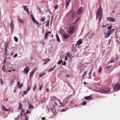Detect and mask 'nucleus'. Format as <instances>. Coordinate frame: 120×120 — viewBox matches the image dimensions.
Here are the masks:
<instances>
[{
    "label": "nucleus",
    "mask_w": 120,
    "mask_h": 120,
    "mask_svg": "<svg viewBox=\"0 0 120 120\" xmlns=\"http://www.w3.org/2000/svg\"><path fill=\"white\" fill-rule=\"evenodd\" d=\"M83 8H82L80 7L79 8L78 12L77 14L78 15H80L82 13Z\"/></svg>",
    "instance_id": "6e6552de"
},
{
    "label": "nucleus",
    "mask_w": 120,
    "mask_h": 120,
    "mask_svg": "<svg viewBox=\"0 0 120 120\" xmlns=\"http://www.w3.org/2000/svg\"><path fill=\"white\" fill-rule=\"evenodd\" d=\"M19 107L18 108V109L19 110L21 109L22 107V104L21 103H19Z\"/></svg>",
    "instance_id": "5701e85b"
},
{
    "label": "nucleus",
    "mask_w": 120,
    "mask_h": 120,
    "mask_svg": "<svg viewBox=\"0 0 120 120\" xmlns=\"http://www.w3.org/2000/svg\"><path fill=\"white\" fill-rule=\"evenodd\" d=\"M110 90L109 89H100L98 91L99 92L103 93H106L110 92Z\"/></svg>",
    "instance_id": "f257e3e1"
},
{
    "label": "nucleus",
    "mask_w": 120,
    "mask_h": 120,
    "mask_svg": "<svg viewBox=\"0 0 120 120\" xmlns=\"http://www.w3.org/2000/svg\"><path fill=\"white\" fill-rule=\"evenodd\" d=\"M68 55H67L65 57V60L66 61L67 60V58L68 57Z\"/></svg>",
    "instance_id": "864d4df0"
},
{
    "label": "nucleus",
    "mask_w": 120,
    "mask_h": 120,
    "mask_svg": "<svg viewBox=\"0 0 120 120\" xmlns=\"http://www.w3.org/2000/svg\"><path fill=\"white\" fill-rule=\"evenodd\" d=\"M115 61V60L114 59H112L110 61L111 63H112L114 62Z\"/></svg>",
    "instance_id": "a19ab883"
},
{
    "label": "nucleus",
    "mask_w": 120,
    "mask_h": 120,
    "mask_svg": "<svg viewBox=\"0 0 120 120\" xmlns=\"http://www.w3.org/2000/svg\"><path fill=\"white\" fill-rule=\"evenodd\" d=\"M27 103L29 105V109H33L34 108V107L32 106V104L29 101H28Z\"/></svg>",
    "instance_id": "0eeeda50"
},
{
    "label": "nucleus",
    "mask_w": 120,
    "mask_h": 120,
    "mask_svg": "<svg viewBox=\"0 0 120 120\" xmlns=\"http://www.w3.org/2000/svg\"><path fill=\"white\" fill-rule=\"evenodd\" d=\"M82 39H79L77 42V43L76 44V45L78 44V45H80L82 43Z\"/></svg>",
    "instance_id": "9b49d317"
},
{
    "label": "nucleus",
    "mask_w": 120,
    "mask_h": 120,
    "mask_svg": "<svg viewBox=\"0 0 120 120\" xmlns=\"http://www.w3.org/2000/svg\"><path fill=\"white\" fill-rule=\"evenodd\" d=\"M64 30H63L62 29H60V32L61 34H64L63 33H64Z\"/></svg>",
    "instance_id": "cd10ccee"
},
{
    "label": "nucleus",
    "mask_w": 120,
    "mask_h": 120,
    "mask_svg": "<svg viewBox=\"0 0 120 120\" xmlns=\"http://www.w3.org/2000/svg\"><path fill=\"white\" fill-rule=\"evenodd\" d=\"M62 64L63 65H66V62L65 61H64L62 63Z\"/></svg>",
    "instance_id": "09e8293b"
},
{
    "label": "nucleus",
    "mask_w": 120,
    "mask_h": 120,
    "mask_svg": "<svg viewBox=\"0 0 120 120\" xmlns=\"http://www.w3.org/2000/svg\"><path fill=\"white\" fill-rule=\"evenodd\" d=\"M45 17H42L41 18V21L42 22H44L45 19Z\"/></svg>",
    "instance_id": "bb28decb"
},
{
    "label": "nucleus",
    "mask_w": 120,
    "mask_h": 120,
    "mask_svg": "<svg viewBox=\"0 0 120 120\" xmlns=\"http://www.w3.org/2000/svg\"><path fill=\"white\" fill-rule=\"evenodd\" d=\"M49 22H50L48 20V22H47V23H46V26L47 27H48V26H49Z\"/></svg>",
    "instance_id": "7c9ffc66"
},
{
    "label": "nucleus",
    "mask_w": 120,
    "mask_h": 120,
    "mask_svg": "<svg viewBox=\"0 0 120 120\" xmlns=\"http://www.w3.org/2000/svg\"><path fill=\"white\" fill-rule=\"evenodd\" d=\"M27 11V12L28 14V15H29V10H28L27 11Z\"/></svg>",
    "instance_id": "680f3d73"
},
{
    "label": "nucleus",
    "mask_w": 120,
    "mask_h": 120,
    "mask_svg": "<svg viewBox=\"0 0 120 120\" xmlns=\"http://www.w3.org/2000/svg\"><path fill=\"white\" fill-rule=\"evenodd\" d=\"M119 89H120V84H117L114 86L113 90L116 91Z\"/></svg>",
    "instance_id": "f03ea898"
},
{
    "label": "nucleus",
    "mask_w": 120,
    "mask_h": 120,
    "mask_svg": "<svg viewBox=\"0 0 120 120\" xmlns=\"http://www.w3.org/2000/svg\"><path fill=\"white\" fill-rule=\"evenodd\" d=\"M36 84H35L34 86L33 89V91H34V90L36 89Z\"/></svg>",
    "instance_id": "f704fd0d"
},
{
    "label": "nucleus",
    "mask_w": 120,
    "mask_h": 120,
    "mask_svg": "<svg viewBox=\"0 0 120 120\" xmlns=\"http://www.w3.org/2000/svg\"><path fill=\"white\" fill-rule=\"evenodd\" d=\"M31 17L33 22L38 25H39V23L37 22L35 19L34 16L32 15H31Z\"/></svg>",
    "instance_id": "20e7f679"
},
{
    "label": "nucleus",
    "mask_w": 120,
    "mask_h": 120,
    "mask_svg": "<svg viewBox=\"0 0 120 120\" xmlns=\"http://www.w3.org/2000/svg\"><path fill=\"white\" fill-rule=\"evenodd\" d=\"M66 76L67 77H68L69 76V75H66Z\"/></svg>",
    "instance_id": "bf43d9fd"
},
{
    "label": "nucleus",
    "mask_w": 120,
    "mask_h": 120,
    "mask_svg": "<svg viewBox=\"0 0 120 120\" xmlns=\"http://www.w3.org/2000/svg\"><path fill=\"white\" fill-rule=\"evenodd\" d=\"M5 67L4 65L2 67V70L5 72Z\"/></svg>",
    "instance_id": "58836bf2"
},
{
    "label": "nucleus",
    "mask_w": 120,
    "mask_h": 120,
    "mask_svg": "<svg viewBox=\"0 0 120 120\" xmlns=\"http://www.w3.org/2000/svg\"><path fill=\"white\" fill-rule=\"evenodd\" d=\"M27 92H28L27 91H24L23 92V94L24 95H25V94H27Z\"/></svg>",
    "instance_id": "c03bdc74"
},
{
    "label": "nucleus",
    "mask_w": 120,
    "mask_h": 120,
    "mask_svg": "<svg viewBox=\"0 0 120 120\" xmlns=\"http://www.w3.org/2000/svg\"><path fill=\"white\" fill-rule=\"evenodd\" d=\"M30 86H28V87L27 89H26V91L28 92L30 89Z\"/></svg>",
    "instance_id": "c85d7f7f"
},
{
    "label": "nucleus",
    "mask_w": 120,
    "mask_h": 120,
    "mask_svg": "<svg viewBox=\"0 0 120 120\" xmlns=\"http://www.w3.org/2000/svg\"><path fill=\"white\" fill-rule=\"evenodd\" d=\"M56 67V66H54L52 68H53L54 69V68H55V67Z\"/></svg>",
    "instance_id": "774afa93"
},
{
    "label": "nucleus",
    "mask_w": 120,
    "mask_h": 120,
    "mask_svg": "<svg viewBox=\"0 0 120 120\" xmlns=\"http://www.w3.org/2000/svg\"><path fill=\"white\" fill-rule=\"evenodd\" d=\"M110 35L108 32L106 34H105V38H107Z\"/></svg>",
    "instance_id": "6ab92c4d"
},
{
    "label": "nucleus",
    "mask_w": 120,
    "mask_h": 120,
    "mask_svg": "<svg viewBox=\"0 0 120 120\" xmlns=\"http://www.w3.org/2000/svg\"><path fill=\"white\" fill-rule=\"evenodd\" d=\"M6 47H5V52L6 53H7V51L6 50Z\"/></svg>",
    "instance_id": "13d9d810"
},
{
    "label": "nucleus",
    "mask_w": 120,
    "mask_h": 120,
    "mask_svg": "<svg viewBox=\"0 0 120 120\" xmlns=\"http://www.w3.org/2000/svg\"><path fill=\"white\" fill-rule=\"evenodd\" d=\"M14 38L15 41L16 42H17L18 41V39L15 36L14 37Z\"/></svg>",
    "instance_id": "c756f323"
},
{
    "label": "nucleus",
    "mask_w": 120,
    "mask_h": 120,
    "mask_svg": "<svg viewBox=\"0 0 120 120\" xmlns=\"http://www.w3.org/2000/svg\"><path fill=\"white\" fill-rule=\"evenodd\" d=\"M102 7H100L98 8V11L97 12V13H98V14H102Z\"/></svg>",
    "instance_id": "39448f33"
},
{
    "label": "nucleus",
    "mask_w": 120,
    "mask_h": 120,
    "mask_svg": "<svg viewBox=\"0 0 120 120\" xmlns=\"http://www.w3.org/2000/svg\"><path fill=\"white\" fill-rule=\"evenodd\" d=\"M43 87V86L42 85H41V86L39 89V90L40 91L41 90L42 88Z\"/></svg>",
    "instance_id": "8fccbe9b"
},
{
    "label": "nucleus",
    "mask_w": 120,
    "mask_h": 120,
    "mask_svg": "<svg viewBox=\"0 0 120 120\" xmlns=\"http://www.w3.org/2000/svg\"><path fill=\"white\" fill-rule=\"evenodd\" d=\"M56 37L57 40V41L58 42L60 41V39L59 38V37L58 35L57 34H56Z\"/></svg>",
    "instance_id": "a878e982"
},
{
    "label": "nucleus",
    "mask_w": 120,
    "mask_h": 120,
    "mask_svg": "<svg viewBox=\"0 0 120 120\" xmlns=\"http://www.w3.org/2000/svg\"><path fill=\"white\" fill-rule=\"evenodd\" d=\"M80 19V17H79L78 18V19L76 20L75 22L74 23V24L75 23L78 21Z\"/></svg>",
    "instance_id": "4c0bfd02"
},
{
    "label": "nucleus",
    "mask_w": 120,
    "mask_h": 120,
    "mask_svg": "<svg viewBox=\"0 0 120 120\" xmlns=\"http://www.w3.org/2000/svg\"><path fill=\"white\" fill-rule=\"evenodd\" d=\"M29 70V66H28L24 69L23 72L27 74Z\"/></svg>",
    "instance_id": "423d86ee"
},
{
    "label": "nucleus",
    "mask_w": 120,
    "mask_h": 120,
    "mask_svg": "<svg viewBox=\"0 0 120 120\" xmlns=\"http://www.w3.org/2000/svg\"><path fill=\"white\" fill-rule=\"evenodd\" d=\"M99 22H100L102 18V14H99Z\"/></svg>",
    "instance_id": "393cba45"
},
{
    "label": "nucleus",
    "mask_w": 120,
    "mask_h": 120,
    "mask_svg": "<svg viewBox=\"0 0 120 120\" xmlns=\"http://www.w3.org/2000/svg\"><path fill=\"white\" fill-rule=\"evenodd\" d=\"M25 117L26 120H28V118H27V117L26 116H25Z\"/></svg>",
    "instance_id": "052dcab7"
},
{
    "label": "nucleus",
    "mask_w": 120,
    "mask_h": 120,
    "mask_svg": "<svg viewBox=\"0 0 120 120\" xmlns=\"http://www.w3.org/2000/svg\"><path fill=\"white\" fill-rule=\"evenodd\" d=\"M75 30V28L71 26L69 28L68 33L70 34H72L74 32Z\"/></svg>",
    "instance_id": "7ed1b4c3"
},
{
    "label": "nucleus",
    "mask_w": 120,
    "mask_h": 120,
    "mask_svg": "<svg viewBox=\"0 0 120 120\" xmlns=\"http://www.w3.org/2000/svg\"><path fill=\"white\" fill-rule=\"evenodd\" d=\"M23 9L25 11H27L29 10L27 8L26 6H25L23 5Z\"/></svg>",
    "instance_id": "dca6fc26"
},
{
    "label": "nucleus",
    "mask_w": 120,
    "mask_h": 120,
    "mask_svg": "<svg viewBox=\"0 0 120 120\" xmlns=\"http://www.w3.org/2000/svg\"><path fill=\"white\" fill-rule=\"evenodd\" d=\"M71 1V0H68L66 2V8H67L68 7V5H69Z\"/></svg>",
    "instance_id": "ddd939ff"
},
{
    "label": "nucleus",
    "mask_w": 120,
    "mask_h": 120,
    "mask_svg": "<svg viewBox=\"0 0 120 120\" xmlns=\"http://www.w3.org/2000/svg\"><path fill=\"white\" fill-rule=\"evenodd\" d=\"M46 119L45 117H42V120H45Z\"/></svg>",
    "instance_id": "4d7b16f0"
},
{
    "label": "nucleus",
    "mask_w": 120,
    "mask_h": 120,
    "mask_svg": "<svg viewBox=\"0 0 120 120\" xmlns=\"http://www.w3.org/2000/svg\"><path fill=\"white\" fill-rule=\"evenodd\" d=\"M14 79H12L11 80V81L10 82V85L11 86V85H12L14 83Z\"/></svg>",
    "instance_id": "b1692460"
},
{
    "label": "nucleus",
    "mask_w": 120,
    "mask_h": 120,
    "mask_svg": "<svg viewBox=\"0 0 120 120\" xmlns=\"http://www.w3.org/2000/svg\"><path fill=\"white\" fill-rule=\"evenodd\" d=\"M87 72L86 71L82 75V76H85L86 75V74Z\"/></svg>",
    "instance_id": "e433bc0d"
},
{
    "label": "nucleus",
    "mask_w": 120,
    "mask_h": 120,
    "mask_svg": "<svg viewBox=\"0 0 120 120\" xmlns=\"http://www.w3.org/2000/svg\"><path fill=\"white\" fill-rule=\"evenodd\" d=\"M75 14L74 13H72L71 15V16L72 17H75Z\"/></svg>",
    "instance_id": "ea45409f"
},
{
    "label": "nucleus",
    "mask_w": 120,
    "mask_h": 120,
    "mask_svg": "<svg viewBox=\"0 0 120 120\" xmlns=\"http://www.w3.org/2000/svg\"><path fill=\"white\" fill-rule=\"evenodd\" d=\"M49 89H46V91H49Z\"/></svg>",
    "instance_id": "69168bd1"
},
{
    "label": "nucleus",
    "mask_w": 120,
    "mask_h": 120,
    "mask_svg": "<svg viewBox=\"0 0 120 120\" xmlns=\"http://www.w3.org/2000/svg\"><path fill=\"white\" fill-rule=\"evenodd\" d=\"M0 81H1V84L2 85L3 84V81L2 80V79L1 78L0 79Z\"/></svg>",
    "instance_id": "de8ad7c7"
},
{
    "label": "nucleus",
    "mask_w": 120,
    "mask_h": 120,
    "mask_svg": "<svg viewBox=\"0 0 120 120\" xmlns=\"http://www.w3.org/2000/svg\"><path fill=\"white\" fill-rule=\"evenodd\" d=\"M54 69L53 68H52L50 69L49 70V71L50 72L51 71H53L54 70Z\"/></svg>",
    "instance_id": "49530a36"
},
{
    "label": "nucleus",
    "mask_w": 120,
    "mask_h": 120,
    "mask_svg": "<svg viewBox=\"0 0 120 120\" xmlns=\"http://www.w3.org/2000/svg\"><path fill=\"white\" fill-rule=\"evenodd\" d=\"M59 6L58 5H56L55 7V9H56Z\"/></svg>",
    "instance_id": "37998d69"
},
{
    "label": "nucleus",
    "mask_w": 120,
    "mask_h": 120,
    "mask_svg": "<svg viewBox=\"0 0 120 120\" xmlns=\"http://www.w3.org/2000/svg\"><path fill=\"white\" fill-rule=\"evenodd\" d=\"M66 111V110H64V109L61 110L60 111L62 112H64Z\"/></svg>",
    "instance_id": "6e6d98bb"
},
{
    "label": "nucleus",
    "mask_w": 120,
    "mask_h": 120,
    "mask_svg": "<svg viewBox=\"0 0 120 120\" xmlns=\"http://www.w3.org/2000/svg\"><path fill=\"white\" fill-rule=\"evenodd\" d=\"M75 48L73 46L71 48V50L72 51H73L75 50Z\"/></svg>",
    "instance_id": "3c124183"
},
{
    "label": "nucleus",
    "mask_w": 120,
    "mask_h": 120,
    "mask_svg": "<svg viewBox=\"0 0 120 120\" xmlns=\"http://www.w3.org/2000/svg\"><path fill=\"white\" fill-rule=\"evenodd\" d=\"M107 19L108 21L112 22H115V19L112 17H108L107 18Z\"/></svg>",
    "instance_id": "1a4fd4ad"
},
{
    "label": "nucleus",
    "mask_w": 120,
    "mask_h": 120,
    "mask_svg": "<svg viewBox=\"0 0 120 120\" xmlns=\"http://www.w3.org/2000/svg\"><path fill=\"white\" fill-rule=\"evenodd\" d=\"M63 35L64 38L65 39H67L70 36L69 34H63Z\"/></svg>",
    "instance_id": "9d476101"
},
{
    "label": "nucleus",
    "mask_w": 120,
    "mask_h": 120,
    "mask_svg": "<svg viewBox=\"0 0 120 120\" xmlns=\"http://www.w3.org/2000/svg\"><path fill=\"white\" fill-rule=\"evenodd\" d=\"M17 56V54H16L13 56V57L14 58H15Z\"/></svg>",
    "instance_id": "603ef678"
},
{
    "label": "nucleus",
    "mask_w": 120,
    "mask_h": 120,
    "mask_svg": "<svg viewBox=\"0 0 120 120\" xmlns=\"http://www.w3.org/2000/svg\"><path fill=\"white\" fill-rule=\"evenodd\" d=\"M62 62V60H61L60 61H59L58 62V64L59 65H60L61 64V63Z\"/></svg>",
    "instance_id": "c9c22d12"
},
{
    "label": "nucleus",
    "mask_w": 120,
    "mask_h": 120,
    "mask_svg": "<svg viewBox=\"0 0 120 120\" xmlns=\"http://www.w3.org/2000/svg\"><path fill=\"white\" fill-rule=\"evenodd\" d=\"M99 15V14H98V13H97V15H96V19H97L98 17V16Z\"/></svg>",
    "instance_id": "5fc2aeb1"
},
{
    "label": "nucleus",
    "mask_w": 120,
    "mask_h": 120,
    "mask_svg": "<svg viewBox=\"0 0 120 120\" xmlns=\"http://www.w3.org/2000/svg\"><path fill=\"white\" fill-rule=\"evenodd\" d=\"M51 33V32L50 31H49L48 33V32L47 31H46L45 35V38H46L47 37L48 34H50Z\"/></svg>",
    "instance_id": "f3484780"
},
{
    "label": "nucleus",
    "mask_w": 120,
    "mask_h": 120,
    "mask_svg": "<svg viewBox=\"0 0 120 120\" xmlns=\"http://www.w3.org/2000/svg\"><path fill=\"white\" fill-rule=\"evenodd\" d=\"M8 98H7V99H6V101H8Z\"/></svg>",
    "instance_id": "338daca9"
},
{
    "label": "nucleus",
    "mask_w": 120,
    "mask_h": 120,
    "mask_svg": "<svg viewBox=\"0 0 120 120\" xmlns=\"http://www.w3.org/2000/svg\"><path fill=\"white\" fill-rule=\"evenodd\" d=\"M29 111H27L26 112V114H28L29 113Z\"/></svg>",
    "instance_id": "e2e57ef3"
},
{
    "label": "nucleus",
    "mask_w": 120,
    "mask_h": 120,
    "mask_svg": "<svg viewBox=\"0 0 120 120\" xmlns=\"http://www.w3.org/2000/svg\"><path fill=\"white\" fill-rule=\"evenodd\" d=\"M2 109L4 111H8L9 110L6 109L5 107L4 106H3L2 107Z\"/></svg>",
    "instance_id": "2eb2a0df"
},
{
    "label": "nucleus",
    "mask_w": 120,
    "mask_h": 120,
    "mask_svg": "<svg viewBox=\"0 0 120 120\" xmlns=\"http://www.w3.org/2000/svg\"><path fill=\"white\" fill-rule=\"evenodd\" d=\"M18 19L20 22L24 24L23 20L21 19V18L19 17L18 18Z\"/></svg>",
    "instance_id": "4be33fe9"
},
{
    "label": "nucleus",
    "mask_w": 120,
    "mask_h": 120,
    "mask_svg": "<svg viewBox=\"0 0 120 120\" xmlns=\"http://www.w3.org/2000/svg\"><path fill=\"white\" fill-rule=\"evenodd\" d=\"M108 29L109 30H110L112 29V26H109L108 27Z\"/></svg>",
    "instance_id": "79ce46f5"
},
{
    "label": "nucleus",
    "mask_w": 120,
    "mask_h": 120,
    "mask_svg": "<svg viewBox=\"0 0 120 120\" xmlns=\"http://www.w3.org/2000/svg\"><path fill=\"white\" fill-rule=\"evenodd\" d=\"M34 71L33 70L30 73V77H32L33 76V74L34 73Z\"/></svg>",
    "instance_id": "aec40b11"
},
{
    "label": "nucleus",
    "mask_w": 120,
    "mask_h": 120,
    "mask_svg": "<svg viewBox=\"0 0 120 120\" xmlns=\"http://www.w3.org/2000/svg\"><path fill=\"white\" fill-rule=\"evenodd\" d=\"M92 73V71H91L89 74V76L88 77L89 79H90L91 78V75Z\"/></svg>",
    "instance_id": "473e14b6"
},
{
    "label": "nucleus",
    "mask_w": 120,
    "mask_h": 120,
    "mask_svg": "<svg viewBox=\"0 0 120 120\" xmlns=\"http://www.w3.org/2000/svg\"><path fill=\"white\" fill-rule=\"evenodd\" d=\"M86 83H86V82H84V83L83 84H84V85H86Z\"/></svg>",
    "instance_id": "0e129e2a"
},
{
    "label": "nucleus",
    "mask_w": 120,
    "mask_h": 120,
    "mask_svg": "<svg viewBox=\"0 0 120 120\" xmlns=\"http://www.w3.org/2000/svg\"><path fill=\"white\" fill-rule=\"evenodd\" d=\"M86 103V102H84L82 103V104L83 105H85Z\"/></svg>",
    "instance_id": "a18cd8bd"
},
{
    "label": "nucleus",
    "mask_w": 120,
    "mask_h": 120,
    "mask_svg": "<svg viewBox=\"0 0 120 120\" xmlns=\"http://www.w3.org/2000/svg\"><path fill=\"white\" fill-rule=\"evenodd\" d=\"M45 73H43V74H41L40 75H39V77H41L42 76H43L44 75H45Z\"/></svg>",
    "instance_id": "72a5a7b5"
},
{
    "label": "nucleus",
    "mask_w": 120,
    "mask_h": 120,
    "mask_svg": "<svg viewBox=\"0 0 120 120\" xmlns=\"http://www.w3.org/2000/svg\"><path fill=\"white\" fill-rule=\"evenodd\" d=\"M102 71V69L101 67H100V69H99L98 71L99 73H101Z\"/></svg>",
    "instance_id": "2f4dec72"
},
{
    "label": "nucleus",
    "mask_w": 120,
    "mask_h": 120,
    "mask_svg": "<svg viewBox=\"0 0 120 120\" xmlns=\"http://www.w3.org/2000/svg\"><path fill=\"white\" fill-rule=\"evenodd\" d=\"M13 22L12 21L10 23V27L12 29H13L14 28V25L13 24Z\"/></svg>",
    "instance_id": "412c9836"
},
{
    "label": "nucleus",
    "mask_w": 120,
    "mask_h": 120,
    "mask_svg": "<svg viewBox=\"0 0 120 120\" xmlns=\"http://www.w3.org/2000/svg\"><path fill=\"white\" fill-rule=\"evenodd\" d=\"M115 30V29H113L111 30L108 31V32L109 33V34L111 35L112 33L114 32Z\"/></svg>",
    "instance_id": "4468645a"
},
{
    "label": "nucleus",
    "mask_w": 120,
    "mask_h": 120,
    "mask_svg": "<svg viewBox=\"0 0 120 120\" xmlns=\"http://www.w3.org/2000/svg\"><path fill=\"white\" fill-rule=\"evenodd\" d=\"M91 96H86L84 98L85 99L87 100H89L91 98Z\"/></svg>",
    "instance_id": "a211bd4d"
},
{
    "label": "nucleus",
    "mask_w": 120,
    "mask_h": 120,
    "mask_svg": "<svg viewBox=\"0 0 120 120\" xmlns=\"http://www.w3.org/2000/svg\"><path fill=\"white\" fill-rule=\"evenodd\" d=\"M19 81L17 83V85L18 88H21L22 86V84L21 85Z\"/></svg>",
    "instance_id": "f8f14e48"
}]
</instances>
